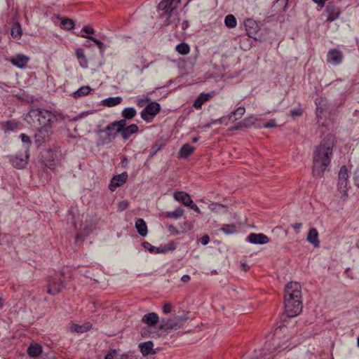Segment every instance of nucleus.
Here are the masks:
<instances>
[{
  "label": "nucleus",
  "instance_id": "21",
  "mask_svg": "<svg viewBox=\"0 0 359 359\" xmlns=\"http://www.w3.org/2000/svg\"><path fill=\"white\" fill-rule=\"evenodd\" d=\"M29 60V57L23 54H18L9 60L12 65L20 69L25 67Z\"/></svg>",
  "mask_w": 359,
  "mask_h": 359
},
{
  "label": "nucleus",
  "instance_id": "56",
  "mask_svg": "<svg viewBox=\"0 0 359 359\" xmlns=\"http://www.w3.org/2000/svg\"><path fill=\"white\" fill-rule=\"evenodd\" d=\"M116 354V351L115 349H111L109 352L107 353L104 359H114Z\"/></svg>",
  "mask_w": 359,
  "mask_h": 359
},
{
  "label": "nucleus",
  "instance_id": "4",
  "mask_svg": "<svg viewBox=\"0 0 359 359\" xmlns=\"http://www.w3.org/2000/svg\"><path fill=\"white\" fill-rule=\"evenodd\" d=\"M54 114L46 109H32L27 115V121L33 128L52 126Z\"/></svg>",
  "mask_w": 359,
  "mask_h": 359
},
{
  "label": "nucleus",
  "instance_id": "34",
  "mask_svg": "<svg viewBox=\"0 0 359 359\" xmlns=\"http://www.w3.org/2000/svg\"><path fill=\"white\" fill-rule=\"evenodd\" d=\"M165 146V144L163 142V140L162 139L157 140L154 144L151 146V148L150 149V154L149 156V158H153L156 153L160 151L163 147Z\"/></svg>",
  "mask_w": 359,
  "mask_h": 359
},
{
  "label": "nucleus",
  "instance_id": "57",
  "mask_svg": "<svg viewBox=\"0 0 359 359\" xmlns=\"http://www.w3.org/2000/svg\"><path fill=\"white\" fill-rule=\"evenodd\" d=\"M164 248H166L167 252L173 251L175 250L176 245L174 242H170L167 245H165Z\"/></svg>",
  "mask_w": 359,
  "mask_h": 359
},
{
  "label": "nucleus",
  "instance_id": "49",
  "mask_svg": "<svg viewBox=\"0 0 359 359\" xmlns=\"http://www.w3.org/2000/svg\"><path fill=\"white\" fill-rule=\"evenodd\" d=\"M128 205H129L128 201L126 200H123V201H120L118 203V209L120 211H123L128 208Z\"/></svg>",
  "mask_w": 359,
  "mask_h": 359
},
{
  "label": "nucleus",
  "instance_id": "18",
  "mask_svg": "<svg viewBox=\"0 0 359 359\" xmlns=\"http://www.w3.org/2000/svg\"><path fill=\"white\" fill-rule=\"evenodd\" d=\"M128 173L123 172L120 175H115L112 177L111 182L109 185V188L111 191H114L117 187L125 183L128 179Z\"/></svg>",
  "mask_w": 359,
  "mask_h": 359
},
{
  "label": "nucleus",
  "instance_id": "9",
  "mask_svg": "<svg viewBox=\"0 0 359 359\" xmlns=\"http://www.w3.org/2000/svg\"><path fill=\"white\" fill-rule=\"evenodd\" d=\"M276 341V338L275 336L273 337V344H274ZM279 348L276 346H271L270 341H266L264 344V347L259 350L257 352H255V355L253 357V359H272V356L270 353H267V352H271L278 350Z\"/></svg>",
  "mask_w": 359,
  "mask_h": 359
},
{
  "label": "nucleus",
  "instance_id": "63",
  "mask_svg": "<svg viewBox=\"0 0 359 359\" xmlns=\"http://www.w3.org/2000/svg\"><path fill=\"white\" fill-rule=\"evenodd\" d=\"M156 252H154L155 254L166 253V252H168L166 248H165L164 246L163 247H161V248H156Z\"/></svg>",
  "mask_w": 359,
  "mask_h": 359
},
{
  "label": "nucleus",
  "instance_id": "45",
  "mask_svg": "<svg viewBox=\"0 0 359 359\" xmlns=\"http://www.w3.org/2000/svg\"><path fill=\"white\" fill-rule=\"evenodd\" d=\"M18 126H19V123L18 122H15V121H11V120L7 121L4 125L5 130H9V131H13L15 129L18 128Z\"/></svg>",
  "mask_w": 359,
  "mask_h": 359
},
{
  "label": "nucleus",
  "instance_id": "7",
  "mask_svg": "<svg viewBox=\"0 0 359 359\" xmlns=\"http://www.w3.org/2000/svg\"><path fill=\"white\" fill-rule=\"evenodd\" d=\"M161 111V105L156 102L149 103L140 113L141 118L147 123H151Z\"/></svg>",
  "mask_w": 359,
  "mask_h": 359
},
{
  "label": "nucleus",
  "instance_id": "16",
  "mask_svg": "<svg viewBox=\"0 0 359 359\" xmlns=\"http://www.w3.org/2000/svg\"><path fill=\"white\" fill-rule=\"evenodd\" d=\"M139 132V127L135 123H132L129 126H126V123H123L122 129L120 133L121 137L124 140H128L133 135L137 134Z\"/></svg>",
  "mask_w": 359,
  "mask_h": 359
},
{
  "label": "nucleus",
  "instance_id": "25",
  "mask_svg": "<svg viewBox=\"0 0 359 359\" xmlns=\"http://www.w3.org/2000/svg\"><path fill=\"white\" fill-rule=\"evenodd\" d=\"M306 240L309 243L312 244L314 248L320 247L318 232L316 228H311L309 229L306 236Z\"/></svg>",
  "mask_w": 359,
  "mask_h": 359
},
{
  "label": "nucleus",
  "instance_id": "15",
  "mask_svg": "<svg viewBox=\"0 0 359 359\" xmlns=\"http://www.w3.org/2000/svg\"><path fill=\"white\" fill-rule=\"evenodd\" d=\"M257 118L253 115L245 118L242 121L237 122L229 128V130H238L250 128L255 126Z\"/></svg>",
  "mask_w": 359,
  "mask_h": 359
},
{
  "label": "nucleus",
  "instance_id": "52",
  "mask_svg": "<svg viewBox=\"0 0 359 359\" xmlns=\"http://www.w3.org/2000/svg\"><path fill=\"white\" fill-rule=\"evenodd\" d=\"M172 305L170 303H166L163 306V312L165 314L170 313L172 311Z\"/></svg>",
  "mask_w": 359,
  "mask_h": 359
},
{
  "label": "nucleus",
  "instance_id": "23",
  "mask_svg": "<svg viewBox=\"0 0 359 359\" xmlns=\"http://www.w3.org/2000/svg\"><path fill=\"white\" fill-rule=\"evenodd\" d=\"M173 197L177 201L182 203L185 206L192 204L191 196L184 191H177L174 193Z\"/></svg>",
  "mask_w": 359,
  "mask_h": 359
},
{
  "label": "nucleus",
  "instance_id": "39",
  "mask_svg": "<svg viewBox=\"0 0 359 359\" xmlns=\"http://www.w3.org/2000/svg\"><path fill=\"white\" fill-rule=\"evenodd\" d=\"M175 50L181 55H187L190 51V47L187 43L182 42L176 46Z\"/></svg>",
  "mask_w": 359,
  "mask_h": 359
},
{
  "label": "nucleus",
  "instance_id": "50",
  "mask_svg": "<svg viewBox=\"0 0 359 359\" xmlns=\"http://www.w3.org/2000/svg\"><path fill=\"white\" fill-rule=\"evenodd\" d=\"M192 227H193V225L191 224V222H184L181 226L182 231L186 232V231H190L192 229Z\"/></svg>",
  "mask_w": 359,
  "mask_h": 359
},
{
  "label": "nucleus",
  "instance_id": "13",
  "mask_svg": "<svg viewBox=\"0 0 359 359\" xmlns=\"http://www.w3.org/2000/svg\"><path fill=\"white\" fill-rule=\"evenodd\" d=\"M29 159V149H27L25 152V155L22 154H17L10 158V162L12 165L18 169H22L25 168L28 163Z\"/></svg>",
  "mask_w": 359,
  "mask_h": 359
},
{
  "label": "nucleus",
  "instance_id": "44",
  "mask_svg": "<svg viewBox=\"0 0 359 359\" xmlns=\"http://www.w3.org/2000/svg\"><path fill=\"white\" fill-rule=\"evenodd\" d=\"M289 0H276L273 4V7L278 8V11H284Z\"/></svg>",
  "mask_w": 359,
  "mask_h": 359
},
{
  "label": "nucleus",
  "instance_id": "55",
  "mask_svg": "<svg viewBox=\"0 0 359 359\" xmlns=\"http://www.w3.org/2000/svg\"><path fill=\"white\" fill-rule=\"evenodd\" d=\"M150 328V327H143L141 330V335L143 337H148L151 334Z\"/></svg>",
  "mask_w": 359,
  "mask_h": 359
},
{
  "label": "nucleus",
  "instance_id": "11",
  "mask_svg": "<svg viewBox=\"0 0 359 359\" xmlns=\"http://www.w3.org/2000/svg\"><path fill=\"white\" fill-rule=\"evenodd\" d=\"M244 25L246 34L249 37L255 40L260 39V29L256 21L252 19L248 18L244 21Z\"/></svg>",
  "mask_w": 359,
  "mask_h": 359
},
{
  "label": "nucleus",
  "instance_id": "20",
  "mask_svg": "<svg viewBox=\"0 0 359 359\" xmlns=\"http://www.w3.org/2000/svg\"><path fill=\"white\" fill-rule=\"evenodd\" d=\"M247 241L252 244H266L269 242V238L263 233H250L247 237Z\"/></svg>",
  "mask_w": 359,
  "mask_h": 359
},
{
  "label": "nucleus",
  "instance_id": "27",
  "mask_svg": "<svg viewBox=\"0 0 359 359\" xmlns=\"http://www.w3.org/2000/svg\"><path fill=\"white\" fill-rule=\"evenodd\" d=\"M212 97L210 93H202L199 94L197 98L195 100L193 104V107L197 109H200L202 108L203 104L208 102L210 97Z\"/></svg>",
  "mask_w": 359,
  "mask_h": 359
},
{
  "label": "nucleus",
  "instance_id": "64",
  "mask_svg": "<svg viewBox=\"0 0 359 359\" xmlns=\"http://www.w3.org/2000/svg\"><path fill=\"white\" fill-rule=\"evenodd\" d=\"M191 278L189 275H183L181 278V280L184 283H188L190 280Z\"/></svg>",
  "mask_w": 359,
  "mask_h": 359
},
{
  "label": "nucleus",
  "instance_id": "22",
  "mask_svg": "<svg viewBox=\"0 0 359 359\" xmlns=\"http://www.w3.org/2000/svg\"><path fill=\"white\" fill-rule=\"evenodd\" d=\"M158 320L159 317L158 314L154 312L145 314L142 318V321L150 327H156Z\"/></svg>",
  "mask_w": 359,
  "mask_h": 359
},
{
  "label": "nucleus",
  "instance_id": "41",
  "mask_svg": "<svg viewBox=\"0 0 359 359\" xmlns=\"http://www.w3.org/2000/svg\"><path fill=\"white\" fill-rule=\"evenodd\" d=\"M74 27V22L69 18H64L62 19L60 22V27L62 29H65L67 30H70L73 29Z\"/></svg>",
  "mask_w": 359,
  "mask_h": 359
},
{
  "label": "nucleus",
  "instance_id": "29",
  "mask_svg": "<svg viewBox=\"0 0 359 359\" xmlns=\"http://www.w3.org/2000/svg\"><path fill=\"white\" fill-rule=\"evenodd\" d=\"M135 228L140 236L144 237L147 235L148 229L145 221L139 218L135 222Z\"/></svg>",
  "mask_w": 359,
  "mask_h": 359
},
{
  "label": "nucleus",
  "instance_id": "54",
  "mask_svg": "<svg viewBox=\"0 0 359 359\" xmlns=\"http://www.w3.org/2000/svg\"><path fill=\"white\" fill-rule=\"evenodd\" d=\"M303 111L302 109H294L290 111V114L292 116H299L302 114Z\"/></svg>",
  "mask_w": 359,
  "mask_h": 359
},
{
  "label": "nucleus",
  "instance_id": "48",
  "mask_svg": "<svg viewBox=\"0 0 359 359\" xmlns=\"http://www.w3.org/2000/svg\"><path fill=\"white\" fill-rule=\"evenodd\" d=\"M224 208H225V205L218 203H212L209 205V208L212 211H215V212L217 211L219 209Z\"/></svg>",
  "mask_w": 359,
  "mask_h": 359
},
{
  "label": "nucleus",
  "instance_id": "40",
  "mask_svg": "<svg viewBox=\"0 0 359 359\" xmlns=\"http://www.w3.org/2000/svg\"><path fill=\"white\" fill-rule=\"evenodd\" d=\"M224 24L229 28H234L236 27L237 21L234 15L229 14L225 17Z\"/></svg>",
  "mask_w": 359,
  "mask_h": 359
},
{
  "label": "nucleus",
  "instance_id": "58",
  "mask_svg": "<svg viewBox=\"0 0 359 359\" xmlns=\"http://www.w3.org/2000/svg\"><path fill=\"white\" fill-rule=\"evenodd\" d=\"M82 30L88 34H93L95 33V29L90 26H84Z\"/></svg>",
  "mask_w": 359,
  "mask_h": 359
},
{
  "label": "nucleus",
  "instance_id": "12",
  "mask_svg": "<svg viewBox=\"0 0 359 359\" xmlns=\"http://www.w3.org/2000/svg\"><path fill=\"white\" fill-rule=\"evenodd\" d=\"M348 182V172L346 165L341 167L338 175V189L344 195H346L347 185Z\"/></svg>",
  "mask_w": 359,
  "mask_h": 359
},
{
  "label": "nucleus",
  "instance_id": "35",
  "mask_svg": "<svg viewBox=\"0 0 359 359\" xmlns=\"http://www.w3.org/2000/svg\"><path fill=\"white\" fill-rule=\"evenodd\" d=\"M76 55L77 59L79 60V65L83 68L88 67V60L84 54V51L83 48H77L76 50Z\"/></svg>",
  "mask_w": 359,
  "mask_h": 359
},
{
  "label": "nucleus",
  "instance_id": "8",
  "mask_svg": "<svg viewBox=\"0 0 359 359\" xmlns=\"http://www.w3.org/2000/svg\"><path fill=\"white\" fill-rule=\"evenodd\" d=\"M36 132L34 135V142L39 146L49 142L53 134L52 126L36 128Z\"/></svg>",
  "mask_w": 359,
  "mask_h": 359
},
{
  "label": "nucleus",
  "instance_id": "61",
  "mask_svg": "<svg viewBox=\"0 0 359 359\" xmlns=\"http://www.w3.org/2000/svg\"><path fill=\"white\" fill-rule=\"evenodd\" d=\"M187 207H189L191 210L197 212L198 214H201V210L192 201V204H190V205H187Z\"/></svg>",
  "mask_w": 359,
  "mask_h": 359
},
{
  "label": "nucleus",
  "instance_id": "51",
  "mask_svg": "<svg viewBox=\"0 0 359 359\" xmlns=\"http://www.w3.org/2000/svg\"><path fill=\"white\" fill-rule=\"evenodd\" d=\"M20 137L21 138V140L23 143L27 144L28 145L27 149H29V146L31 144V140L29 137L26 134L22 133L20 135Z\"/></svg>",
  "mask_w": 359,
  "mask_h": 359
},
{
  "label": "nucleus",
  "instance_id": "59",
  "mask_svg": "<svg viewBox=\"0 0 359 359\" xmlns=\"http://www.w3.org/2000/svg\"><path fill=\"white\" fill-rule=\"evenodd\" d=\"M200 241H201V244L203 245H205L208 244V243L210 242V237H209V236L207 235V234L203 236L201 238Z\"/></svg>",
  "mask_w": 359,
  "mask_h": 359
},
{
  "label": "nucleus",
  "instance_id": "1",
  "mask_svg": "<svg viewBox=\"0 0 359 359\" xmlns=\"http://www.w3.org/2000/svg\"><path fill=\"white\" fill-rule=\"evenodd\" d=\"M334 137L327 135L313 152L312 173L314 177H322L329 166L332 156Z\"/></svg>",
  "mask_w": 359,
  "mask_h": 359
},
{
  "label": "nucleus",
  "instance_id": "17",
  "mask_svg": "<svg viewBox=\"0 0 359 359\" xmlns=\"http://www.w3.org/2000/svg\"><path fill=\"white\" fill-rule=\"evenodd\" d=\"M178 4L175 0H161L158 5V8L170 17L171 13L176 9Z\"/></svg>",
  "mask_w": 359,
  "mask_h": 359
},
{
  "label": "nucleus",
  "instance_id": "30",
  "mask_svg": "<svg viewBox=\"0 0 359 359\" xmlns=\"http://www.w3.org/2000/svg\"><path fill=\"white\" fill-rule=\"evenodd\" d=\"M11 34L14 39H20L22 35V30L19 22L13 21L11 27Z\"/></svg>",
  "mask_w": 359,
  "mask_h": 359
},
{
  "label": "nucleus",
  "instance_id": "53",
  "mask_svg": "<svg viewBox=\"0 0 359 359\" xmlns=\"http://www.w3.org/2000/svg\"><path fill=\"white\" fill-rule=\"evenodd\" d=\"M277 126L276 121L274 119L269 120L264 125V128H273Z\"/></svg>",
  "mask_w": 359,
  "mask_h": 359
},
{
  "label": "nucleus",
  "instance_id": "31",
  "mask_svg": "<svg viewBox=\"0 0 359 359\" xmlns=\"http://www.w3.org/2000/svg\"><path fill=\"white\" fill-rule=\"evenodd\" d=\"M42 353V346L39 344H31L27 348V354L32 358L39 356Z\"/></svg>",
  "mask_w": 359,
  "mask_h": 359
},
{
  "label": "nucleus",
  "instance_id": "47",
  "mask_svg": "<svg viewBox=\"0 0 359 359\" xmlns=\"http://www.w3.org/2000/svg\"><path fill=\"white\" fill-rule=\"evenodd\" d=\"M71 329L72 330L78 333H82L86 330L84 326L76 324H73L71 327Z\"/></svg>",
  "mask_w": 359,
  "mask_h": 359
},
{
  "label": "nucleus",
  "instance_id": "5",
  "mask_svg": "<svg viewBox=\"0 0 359 359\" xmlns=\"http://www.w3.org/2000/svg\"><path fill=\"white\" fill-rule=\"evenodd\" d=\"M188 319L189 316L187 313L181 316L175 315L172 318H163L158 328L165 332L177 330L181 328Z\"/></svg>",
  "mask_w": 359,
  "mask_h": 359
},
{
  "label": "nucleus",
  "instance_id": "19",
  "mask_svg": "<svg viewBox=\"0 0 359 359\" xmlns=\"http://www.w3.org/2000/svg\"><path fill=\"white\" fill-rule=\"evenodd\" d=\"M316 105V116L318 118H322V115L329 107L328 101L326 98L320 97L315 100Z\"/></svg>",
  "mask_w": 359,
  "mask_h": 359
},
{
  "label": "nucleus",
  "instance_id": "43",
  "mask_svg": "<svg viewBox=\"0 0 359 359\" xmlns=\"http://www.w3.org/2000/svg\"><path fill=\"white\" fill-rule=\"evenodd\" d=\"M245 111V109L244 107H239L236 109L232 111L229 115V118L231 119L233 116L238 115V118H236L235 120L240 118Z\"/></svg>",
  "mask_w": 359,
  "mask_h": 359
},
{
  "label": "nucleus",
  "instance_id": "37",
  "mask_svg": "<svg viewBox=\"0 0 359 359\" xmlns=\"http://www.w3.org/2000/svg\"><path fill=\"white\" fill-rule=\"evenodd\" d=\"M90 91L91 88L88 86H83L74 93V97L78 98L87 95Z\"/></svg>",
  "mask_w": 359,
  "mask_h": 359
},
{
  "label": "nucleus",
  "instance_id": "26",
  "mask_svg": "<svg viewBox=\"0 0 359 359\" xmlns=\"http://www.w3.org/2000/svg\"><path fill=\"white\" fill-rule=\"evenodd\" d=\"M195 151V147L191 146L189 144L186 143L182 145L177 153V156L179 158L184 159L188 158L194 151Z\"/></svg>",
  "mask_w": 359,
  "mask_h": 359
},
{
  "label": "nucleus",
  "instance_id": "32",
  "mask_svg": "<svg viewBox=\"0 0 359 359\" xmlns=\"http://www.w3.org/2000/svg\"><path fill=\"white\" fill-rule=\"evenodd\" d=\"M139 347L143 355L154 353L153 351L154 344L151 341L140 344Z\"/></svg>",
  "mask_w": 359,
  "mask_h": 359
},
{
  "label": "nucleus",
  "instance_id": "42",
  "mask_svg": "<svg viewBox=\"0 0 359 359\" xmlns=\"http://www.w3.org/2000/svg\"><path fill=\"white\" fill-rule=\"evenodd\" d=\"M221 231L227 235L234 233L237 231L236 225L234 224H224L221 228Z\"/></svg>",
  "mask_w": 359,
  "mask_h": 359
},
{
  "label": "nucleus",
  "instance_id": "3",
  "mask_svg": "<svg viewBox=\"0 0 359 359\" xmlns=\"http://www.w3.org/2000/svg\"><path fill=\"white\" fill-rule=\"evenodd\" d=\"M123 122L120 120L114 121L109 123L104 129H98L95 131L97 137L96 145L97 147L109 144L116 137L117 133L120 134Z\"/></svg>",
  "mask_w": 359,
  "mask_h": 359
},
{
  "label": "nucleus",
  "instance_id": "60",
  "mask_svg": "<svg viewBox=\"0 0 359 359\" xmlns=\"http://www.w3.org/2000/svg\"><path fill=\"white\" fill-rule=\"evenodd\" d=\"M354 181L355 185L359 188V167L354 172Z\"/></svg>",
  "mask_w": 359,
  "mask_h": 359
},
{
  "label": "nucleus",
  "instance_id": "38",
  "mask_svg": "<svg viewBox=\"0 0 359 359\" xmlns=\"http://www.w3.org/2000/svg\"><path fill=\"white\" fill-rule=\"evenodd\" d=\"M184 214V210L182 208H177L174 211H168L165 212V217L168 218L178 219Z\"/></svg>",
  "mask_w": 359,
  "mask_h": 359
},
{
  "label": "nucleus",
  "instance_id": "14",
  "mask_svg": "<svg viewBox=\"0 0 359 359\" xmlns=\"http://www.w3.org/2000/svg\"><path fill=\"white\" fill-rule=\"evenodd\" d=\"M344 54L337 48H332L327 53V62L333 65H339L343 61Z\"/></svg>",
  "mask_w": 359,
  "mask_h": 359
},
{
  "label": "nucleus",
  "instance_id": "33",
  "mask_svg": "<svg viewBox=\"0 0 359 359\" xmlns=\"http://www.w3.org/2000/svg\"><path fill=\"white\" fill-rule=\"evenodd\" d=\"M123 99L120 96L110 97L102 101V104L108 107H112L119 104Z\"/></svg>",
  "mask_w": 359,
  "mask_h": 359
},
{
  "label": "nucleus",
  "instance_id": "46",
  "mask_svg": "<svg viewBox=\"0 0 359 359\" xmlns=\"http://www.w3.org/2000/svg\"><path fill=\"white\" fill-rule=\"evenodd\" d=\"M143 248L147 250H149L151 253H154L156 251V247L153 246L150 243L147 241H144L142 243Z\"/></svg>",
  "mask_w": 359,
  "mask_h": 359
},
{
  "label": "nucleus",
  "instance_id": "28",
  "mask_svg": "<svg viewBox=\"0 0 359 359\" xmlns=\"http://www.w3.org/2000/svg\"><path fill=\"white\" fill-rule=\"evenodd\" d=\"M137 114V111L134 107H126L121 112L123 118L120 121L126 123L127 121L132 120Z\"/></svg>",
  "mask_w": 359,
  "mask_h": 359
},
{
  "label": "nucleus",
  "instance_id": "24",
  "mask_svg": "<svg viewBox=\"0 0 359 359\" xmlns=\"http://www.w3.org/2000/svg\"><path fill=\"white\" fill-rule=\"evenodd\" d=\"M326 11L328 13L327 18V21L328 22H332L337 19L341 13L338 7L330 3L327 6Z\"/></svg>",
  "mask_w": 359,
  "mask_h": 359
},
{
  "label": "nucleus",
  "instance_id": "2",
  "mask_svg": "<svg viewBox=\"0 0 359 359\" xmlns=\"http://www.w3.org/2000/svg\"><path fill=\"white\" fill-rule=\"evenodd\" d=\"M302 310V287L297 282H290L285 289V311L290 317L299 315Z\"/></svg>",
  "mask_w": 359,
  "mask_h": 359
},
{
  "label": "nucleus",
  "instance_id": "36",
  "mask_svg": "<svg viewBox=\"0 0 359 359\" xmlns=\"http://www.w3.org/2000/svg\"><path fill=\"white\" fill-rule=\"evenodd\" d=\"M81 36L83 38H87V39L91 40L92 41H93L98 47V48L100 51V53L102 55L104 54L106 47H105V45L100 39H98L93 36H89V35H82Z\"/></svg>",
  "mask_w": 359,
  "mask_h": 359
},
{
  "label": "nucleus",
  "instance_id": "10",
  "mask_svg": "<svg viewBox=\"0 0 359 359\" xmlns=\"http://www.w3.org/2000/svg\"><path fill=\"white\" fill-rule=\"evenodd\" d=\"M47 292L51 295H56L65 287V280H62L57 276L49 278L48 280Z\"/></svg>",
  "mask_w": 359,
  "mask_h": 359
},
{
  "label": "nucleus",
  "instance_id": "6",
  "mask_svg": "<svg viewBox=\"0 0 359 359\" xmlns=\"http://www.w3.org/2000/svg\"><path fill=\"white\" fill-rule=\"evenodd\" d=\"M41 160L46 168L53 170L59 164V155L55 150L46 149L41 152Z\"/></svg>",
  "mask_w": 359,
  "mask_h": 359
},
{
  "label": "nucleus",
  "instance_id": "62",
  "mask_svg": "<svg viewBox=\"0 0 359 359\" xmlns=\"http://www.w3.org/2000/svg\"><path fill=\"white\" fill-rule=\"evenodd\" d=\"M168 229L172 234L178 235L179 231L172 224L168 226Z\"/></svg>",
  "mask_w": 359,
  "mask_h": 359
}]
</instances>
